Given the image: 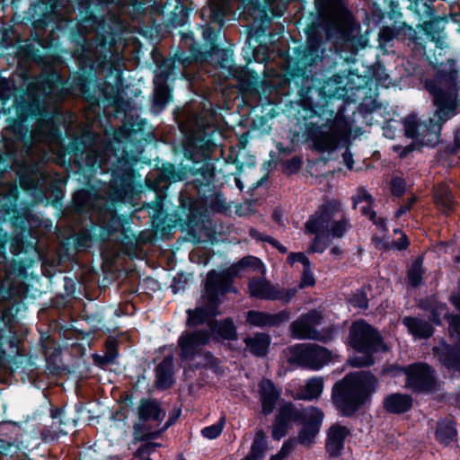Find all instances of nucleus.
Masks as SVG:
<instances>
[{"label":"nucleus","mask_w":460,"mask_h":460,"mask_svg":"<svg viewBox=\"0 0 460 460\" xmlns=\"http://www.w3.org/2000/svg\"><path fill=\"white\" fill-rule=\"evenodd\" d=\"M11 95V89L9 83L5 79L0 80V97L3 99L8 98Z\"/></svg>","instance_id":"obj_42"},{"label":"nucleus","mask_w":460,"mask_h":460,"mask_svg":"<svg viewBox=\"0 0 460 460\" xmlns=\"http://www.w3.org/2000/svg\"><path fill=\"white\" fill-rule=\"evenodd\" d=\"M245 349L252 354L262 357L265 356L270 343V338L265 333H255L253 336L244 339Z\"/></svg>","instance_id":"obj_26"},{"label":"nucleus","mask_w":460,"mask_h":460,"mask_svg":"<svg viewBox=\"0 0 460 460\" xmlns=\"http://www.w3.org/2000/svg\"><path fill=\"white\" fill-rule=\"evenodd\" d=\"M160 447L158 443H146L142 445L133 455L132 460H151L149 455L154 452L156 447Z\"/></svg>","instance_id":"obj_34"},{"label":"nucleus","mask_w":460,"mask_h":460,"mask_svg":"<svg viewBox=\"0 0 460 460\" xmlns=\"http://www.w3.org/2000/svg\"><path fill=\"white\" fill-rule=\"evenodd\" d=\"M32 137L35 141L51 143L57 140V130L49 122H42L33 130Z\"/></svg>","instance_id":"obj_31"},{"label":"nucleus","mask_w":460,"mask_h":460,"mask_svg":"<svg viewBox=\"0 0 460 460\" xmlns=\"http://www.w3.org/2000/svg\"><path fill=\"white\" fill-rule=\"evenodd\" d=\"M350 435V430L346 426L335 423L327 430L325 447L331 456H338L344 447L345 439Z\"/></svg>","instance_id":"obj_19"},{"label":"nucleus","mask_w":460,"mask_h":460,"mask_svg":"<svg viewBox=\"0 0 460 460\" xmlns=\"http://www.w3.org/2000/svg\"><path fill=\"white\" fill-rule=\"evenodd\" d=\"M423 269L421 267V261L417 260L411 267L408 272V279L411 286H418L422 279Z\"/></svg>","instance_id":"obj_33"},{"label":"nucleus","mask_w":460,"mask_h":460,"mask_svg":"<svg viewBox=\"0 0 460 460\" xmlns=\"http://www.w3.org/2000/svg\"><path fill=\"white\" fill-rule=\"evenodd\" d=\"M242 270H250L258 272L260 275H265V268L262 262L256 257L248 256L242 259L238 264L233 266L228 269L226 271H223L222 273L228 274L231 277V284L233 283V279L235 275H237ZM231 288L236 293V289L231 285Z\"/></svg>","instance_id":"obj_22"},{"label":"nucleus","mask_w":460,"mask_h":460,"mask_svg":"<svg viewBox=\"0 0 460 460\" xmlns=\"http://www.w3.org/2000/svg\"><path fill=\"white\" fill-rule=\"evenodd\" d=\"M167 90L164 87H159L155 91V102L161 105H164L167 100Z\"/></svg>","instance_id":"obj_40"},{"label":"nucleus","mask_w":460,"mask_h":460,"mask_svg":"<svg viewBox=\"0 0 460 460\" xmlns=\"http://www.w3.org/2000/svg\"><path fill=\"white\" fill-rule=\"evenodd\" d=\"M321 16L327 38H337L343 41L354 38L355 23L344 2L335 0L328 3Z\"/></svg>","instance_id":"obj_8"},{"label":"nucleus","mask_w":460,"mask_h":460,"mask_svg":"<svg viewBox=\"0 0 460 460\" xmlns=\"http://www.w3.org/2000/svg\"><path fill=\"white\" fill-rule=\"evenodd\" d=\"M350 302L354 306L359 307L361 309L367 308V297L366 294L361 291L354 294L350 299Z\"/></svg>","instance_id":"obj_39"},{"label":"nucleus","mask_w":460,"mask_h":460,"mask_svg":"<svg viewBox=\"0 0 460 460\" xmlns=\"http://www.w3.org/2000/svg\"><path fill=\"white\" fill-rule=\"evenodd\" d=\"M342 156H343V160H344V163L346 164L347 167L349 170H352V168H353V160H352L351 154L349 153V152H345Z\"/></svg>","instance_id":"obj_45"},{"label":"nucleus","mask_w":460,"mask_h":460,"mask_svg":"<svg viewBox=\"0 0 460 460\" xmlns=\"http://www.w3.org/2000/svg\"><path fill=\"white\" fill-rule=\"evenodd\" d=\"M350 227L342 204L338 199L325 200L305 224V233L314 234L308 252H323L332 239L342 238Z\"/></svg>","instance_id":"obj_2"},{"label":"nucleus","mask_w":460,"mask_h":460,"mask_svg":"<svg viewBox=\"0 0 460 460\" xmlns=\"http://www.w3.org/2000/svg\"><path fill=\"white\" fill-rule=\"evenodd\" d=\"M314 285H315V279L314 277L313 272L310 270V266H307V267L304 268L302 277H301V281H300L299 285L297 287H294V288H297V290H298V289H302V288H311V287H314Z\"/></svg>","instance_id":"obj_36"},{"label":"nucleus","mask_w":460,"mask_h":460,"mask_svg":"<svg viewBox=\"0 0 460 460\" xmlns=\"http://www.w3.org/2000/svg\"><path fill=\"white\" fill-rule=\"evenodd\" d=\"M402 323L416 339H428L433 334V328L427 321L415 317H404Z\"/></svg>","instance_id":"obj_25"},{"label":"nucleus","mask_w":460,"mask_h":460,"mask_svg":"<svg viewBox=\"0 0 460 460\" xmlns=\"http://www.w3.org/2000/svg\"><path fill=\"white\" fill-rule=\"evenodd\" d=\"M156 386L162 389H166L172 384V359L164 358L156 367Z\"/></svg>","instance_id":"obj_28"},{"label":"nucleus","mask_w":460,"mask_h":460,"mask_svg":"<svg viewBox=\"0 0 460 460\" xmlns=\"http://www.w3.org/2000/svg\"><path fill=\"white\" fill-rule=\"evenodd\" d=\"M350 133L349 122L342 117H335L330 122L314 126L308 130V137L315 150L321 153H332Z\"/></svg>","instance_id":"obj_9"},{"label":"nucleus","mask_w":460,"mask_h":460,"mask_svg":"<svg viewBox=\"0 0 460 460\" xmlns=\"http://www.w3.org/2000/svg\"><path fill=\"white\" fill-rule=\"evenodd\" d=\"M397 370L406 376L405 387L412 392H434L438 387L434 370L426 363H414Z\"/></svg>","instance_id":"obj_10"},{"label":"nucleus","mask_w":460,"mask_h":460,"mask_svg":"<svg viewBox=\"0 0 460 460\" xmlns=\"http://www.w3.org/2000/svg\"><path fill=\"white\" fill-rule=\"evenodd\" d=\"M457 141L459 142L460 144V135L457 137Z\"/></svg>","instance_id":"obj_59"},{"label":"nucleus","mask_w":460,"mask_h":460,"mask_svg":"<svg viewBox=\"0 0 460 460\" xmlns=\"http://www.w3.org/2000/svg\"><path fill=\"white\" fill-rule=\"evenodd\" d=\"M225 423H226V418L221 417V419L219 420V421L217 424L204 428L202 429L201 433L207 438H209V439L216 438L221 434V432L224 429Z\"/></svg>","instance_id":"obj_35"},{"label":"nucleus","mask_w":460,"mask_h":460,"mask_svg":"<svg viewBox=\"0 0 460 460\" xmlns=\"http://www.w3.org/2000/svg\"><path fill=\"white\" fill-rule=\"evenodd\" d=\"M259 395L261 403V412L264 415L270 414L280 396V392L270 380L263 379L259 384Z\"/></svg>","instance_id":"obj_20"},{"label":"nucleus","mask_w":460,"mask_h":460,"mask_svg":"<svg viewBox=\"0 0 460 460\" xmlns=\"http://www.w3.org/2000/svg\"><path fill=\"white\" fill-rule=\"evenodd\" d=\"M324 414L316 407L305 409V416L302 419V428L297 436V442L310 447L320 431Z\"/></svg>","instance_id":"obj_17"},{"label":"nucleus","mask_w":460,"mask_h":460,"mask_svg":"<svg viewBox=\"0 0 460 460\" xmlns=\"http://www.w3.org/2000/svg\"><path fill=\"white\" fill-rule=\"evenodd\" d=\"M210 333L208 331L183 332L178 340L181 358L188 360L202 355L204 347L209 342Z\"/></svg>","instance_id":"obj_14"},{"label":"nucleus","mask_w":460,"mask_h":460,"mask_svg":"<svg viewBox=\"0 0 460 460\" xmlns=\"http://www.w3.org/2000/svg\"><path fill=\"white\" fill-rule=\"evenodd\" d=\"M408 210H410V205H403L395 213L396 217H400L402 215L406 213Z\"/></svg>","instance_id":"obj_48"},{"label":"nucleus","mask_w":460,"mask_h":460,"mask_svg":"<svg viewBox=\"0 0 460 460\" xmlns=\"http://www.w3.org/2000/svg\"><path fill=\"white\" fill-rule=\"evenodd\" d=\"M248 289L251 296L261 300H279L288 303L297 293V288H284L271 284L264 275L250 279Z\"/></svg>","instance_id":"obj_11"},{"label":"nucleus","mask_w":460,"mask_h":460,"mask_svg":"<svg viewBox=\"0 0 460 460\" xmlns=\"http://www.w3.org/2000/svg\"><path fill=\"white\" fill-rule=\"evenodd\" d=\"M441 318H448L449 335L455 342L456 348L443 342L434 348V353L446 367L460 371V317L457 315L449 316L446 305L440 304L432 311L431 320L433 323L439 324Z\"/></svg>","instance_id":"obj_7"},{"label":"nucleus","mask_w":460,"mask_h":460,"mask_svg":"<svg viewBox=\"0 0 460 460\" xmlns=\"http://www.w3.org/2000/svg\"><path fill=\"white\" fill-rule=\"evenodd\" d=\"M412 406V398L408 394H393L384 401V408L390 413L401 414Z\"/></svg>","instance_id":"obj_24"},{"label":"nucleus","mask_w":460,"mask_h":460,"mask_svg":"<svg viewBox=\"0 0 460 460\" xmlns=\"http://www.w3.org/2000/svg\"><path fill=\"white\" fill-rule=\"evenodd\" d=\"M331 254L333 255L335 258H339L342 254V250L339 246H333L331 251Z\"/></svg>","instance_id":"obj_47"},{"label":"nucleus","mask_w":460,"mask_h":460,"mask_svg":"<svg viewBox=\"0 0 460 460\" xmlns=\"http://www.w3.org/2000/svg\"><path fill=\"white\" fill-rule=\"evenodd\" d=\"M211 332L226 340H234L236 337L235 327L233 322L226 319L221 322L214 321L209 323Z\"/></svg>","instance_id":"obj_29"},{"label":"nucleus","mask_w":460,"mask_h":460,"mask_svg":"<svg viewBox=\"0 0 460 460\" xmlns=\"http://www.w3.org/2000/svg\"><path fill=\"white\" fill-rule=\"evenodd\" d=\"M283 458L278 454L276 456H273L270 460H282Z\"/></svg>","instance_id":"obj_55"},{"label":"nucleus","mask_w":460,"mask_h":460,"mask_svg":"<svg viewBox=\"0 0 460 460\" xmlns=\"http://www.w3.org/2000/svg\"><path fill=\"white\" fill-rule=\"evenodd\" d=\"M405 181L400 177H394L391 181V190L394 195L400 197L405 191Z\"/></svg>","instance_id":"obj_37"},{"label":"nucleus","mask_w":460,"mask_h":460,"mask_svg":"<svg viewBox=\"0 0 460 460\" xmlns=\"http://www.w3.org/2000/svg\"><path fill=\"white\" fill-rule=\"evenodd\" d=\"M458 403L460 404V394H459V397H458Z\"/></svg>","instance_id":"obj_60"},{"label":"nucleus","mask_w":460,"mask_h":460,"mask_svg":"<svg viewBox=\"0 0 460 460\" xmlns=\"http://www.w3.org/2000/svg\"><path fill=\"white\" fill-rule=\"evenodd\" d=\"M261 239L270 243L273 247L277 248L281 253H286L288 252L287 248L284 245H282L278 240L270 236H261Z\"/></svg>","instance_id":"obj_41"},{"label":"nucleus","mask_w":460,"mask_h":460,"mask_svg":"<svg viewBox=\"0 0 460 460\" xmlns=\"http://www.w3.org/2000/svg\"><path fill=\"white\" fill-rule=\"evenodd\" d=\"M350 345L358 351L365 353L363 356H354L349 359L352 367H360L374 363L371 353L387 350L378 332L365 321L355 322L349 329Z\"/></svg>","instance_id":"obj_5"},{"label":"nucleus","mask_w":460,"mask_h":460,"mask_svg":"<svg viewBox=\"0 0 460 460\" xmlns=\"http://www.w3.org/2000/svg\"><path fill=\"white\" fill-rule=\"evenodd\" d=\"M353 200L355 208L358 209L366 217H368L380 229L386 230L385 220L383 218L377 219L376 212L371 209L372 197L370 194L365 190L360 189Z\"/></svg>","instance_id":"obj_21"},{"label":"nucleus","mask_w":460,"mask_h":460,"mask_svg":"<svg viewBox=\"0 0 460 460\" xmlns=\"http://www.w3.org/2000/svg\"><path fill=\"white\" fill-rule=\"evenodd\" d=\"M380 37L384 40L389 41V40H393L394 37V31L391 28L385 27V28L382 29V31L380 32Z\"/></svg>","instance_id":"obj_44"},{"label":"nucleus","mask_w":460,"mask_h":460,"mask_svg":"<svg viewBox=\"0 0 460 460\" xmlns=\"http://www.w3.org/2000/svg\"><path fill=\"white\" fill-rule=\"evenodd\" d=\"M323 389V379L322 377H313L303 387L293 393L292 397L295 400L312 401L321 395Z\"/></svg>","instance_id":"obj_23"},{"label":"nucleus","mask_w":460,"mask_h":460,"mask_svg":"<svg viewBox=\"0 0 460 460\" xmlns=\"http://www.w3.org/2000/svg\"><path fill=\"white\" fill-rule=\"evenodd\" d=\"M322 322V315L319 312L312 310L302 314L290 324L293 336L302 340L325 341L330 337L323 335L316 331L315 327Z\"/></svg>","instance_id":"obj_13"},{"label":"nucleus","mask_w":460,"mask_h":460,"mask_svg":"<svg viewBox=\"0 0 460 460\" xmlns=\"http://www.w3.org/2000/svg\"><path fill=\"white\" fill-rule=\"evenodd\" d=\"M376 385V378L369 372L348 374L333 386L332 399L343 415L350 416L365 403Z\"/></svg>","instance_id":"obj_3"},{"label":"nucleus","mask_w":460,"mask_h":460,"mask_svg":"<svg viewBox=\"0 0 460 460\" xmlns=\"http://www.w3.org/2000/svg\"><path fill=\"white\" fill-rule=\"evenodd\" d=\"M290 314L287 310L280 311L276 314H269L260 311H249L247 313V322L257 327H272L278 326L282 323L288 321Z\"/></svg>","instance_id":"obj_18"},{"label":"nucleus","mask_w":460,"mask_h":460,"mask_svg":"<svg viewBox=\"0 0 460 460\" xmlns=\"http://www.w3.org/2000/svg\"><path fill=\"white\" fill-rule=\"evenodd\" d=\"M395 149L397 151H399L400 149H402V152L400 153V156H405L407 154H409L410 152L412 151V147L411 146H408L406 147H399V146H396Z\"/></svg>","instance_id":"obj_49"},{"label":"nucleus","mask_w":460,"mask_h":460,"mask_svg":"<svg viewBox=\"0 0 460 460\" xmlns=\"http://www.w3.org/2000/svg\"><path fill=\"white\" fill-rule=\"evenodd\" d=\"M137 416L138 420L133 425V437L137 441L156 438L172 424L169 420L161 425L165 411L155 400H142L137 407Z\"/></svg>","instance_id":"obj_6"},{"label":"nucleus","mask_w":460,"mask_h":460,"mask_svg":"<svg viewBox=\"0 0 460 460\" xmlns=\"http://www.w3.org/2000/svg\"><path fill=\"white\" fill-rule=\"evenodd\" d=\"M305 409H298L290 402L284 403L279 410L272 425L271 436L279 440L286 436L293 422L301 421L305 416Z\"/></svg>","instance_id":"obj_15"},{"label":"nucleus","mask_w":460,"mask_h":460,"mask_svg":"<svg viewBox=\"0 0 460 460\" xmlns=\"http://www.w3.org/2000/svg\"><path fill=\"white\" fill-rule=\"evenodd\" d=\"M274 217H275V218H276V220H277V221H279V216H277L276 214H274Z\"/></svg>","instance_id":"obj_58"},{"label":"nucleus","mask_w":460,"mask_h":460,"mask_svg":"<svg viewBox=\"0 0 460 460\" xmlns=\"http://www.w3.org/2000/svg\"><path fill=\"white\" fill-rule=\"evenodd\" d=\"M417 201V198L416 197H411L409 200H408V203L406 205H410V208L415 204V202Z\"/></svg>","instance_id":"obj_52"},{"label":"nucleus","mask_w":460,"mask_h":460,"mask_svg":"<svg viewBox=\"0 0 460 460\" xmlns=\"http://www.w3.org/2000/svg\"><path fill=\"white\" fill-rule=\"evenodd\" d=\"M456 437V430L452 421L445 420L438 424L436 438L440 443L447 445L455 440Z\"/></svg>","instance_id":"obj_32"},{"label":"nucleus","mask_w":460,"mask_h":460,"mask_svg":"<svg viewBox=\"0 0 460 460\" xmlns=\"http://www.w3.org/2000/svg\"><path fill=\"white\" fill-rule=\"evenodd\" d=\"M425 87L432 97L433 116L420 120L414 115L404 120L405 134L426 144L438 142L442 125L456 116L460 102V68L452 59L442 63L434 76L425 81Z\"/></svg>","instance_id":"obj_1"},{"label":"nucleus","mask_w":460,"mask_h":460,"mask_svg":"<svg viewBox=\"0 0 460 460\" xmlns=\"http://www.w3.org/2000/svg\"><path fill=\"white\" fill-rule=\"evenodd\" d=\"M206 292L202 296V305L194 311H188V324L190 326L199 325L209 316L218 314L217 307L221 303L219 296L229 291H234L231 288V277L225 273L211 271L208 274L206 280Z\"/></svg>","instance_id":"obj_4"},{"label":"nucleus","mask_w":460,"mask_h":460,"mask_svg":"<svg viewBox=\"0 0 460 460\" xmlns=\"http://www.w3.org/2000/svg\"><path fill=\"white\" fill-rule=\"evenodd\" d=\"M432 26V23L431 22H424V24L422 25V28L425 31H428L429 29Z\"/></svg>","instance_id":"obj_53"},{"label":"nucleus","mask_w":460,"mask_h":460,"mask_svg":"<svg viewBox=\"0 0 460 460\" xmlns=\"http://www.w3.org/2000/svg\"><path fill=\"white\" fill-rule=\"evenodd\" d=\"M287 261L291 266L296 261L303 264L304 268L310 266L309 259L303 252H291L288 256Z\"/></svg>","instance_id":"obj_38"},{"label":"nucleus","mask_w":460,"mask_h":460,"mask_svg":"<svg viewBox=\"0 0 460 460\" xmlns=\"http://www.w3.org/2000/svg\"><path fill=\"white\" fill-rule=\"evenodd\" d=\"M292 360L300 367L320 369L332 360V352L316 344H302L292 349Z\"/></svg>","instance_id":"obj_12"},{"label":"nucleus","mask_w":460,"mask_h":460,"mask_svg":"<svg viewBox=\"0 0 460 460\" xmlns=\"http://www.w3.org/2000/svg\"><path fill=\"white\" fill-rule=\"evenodd\" d=\"M290 163H291L292 164H294V165L296 166V168H297V167L299 166V160H298V159L294 158V159H292V160L290 161Z\"/></svg>","instance_id":"obj_54"},{"label":"nucleus","mask_w":460,"mask_h":460,"mask_svg":"<svg viewBox=\"0 0 460 460\" xmlns=\"http://www.w3.org/2000/svg\"><path fill=\"white\" fill-rule=\"evenodd\" d=\"M407 29L411 31V34L412 38H414L415 31L411 27H408Z\"/></svg>","instance_id":"obj_56"},{"label":"nucleus","mask_w":460,"mask_h":460,"mask_svg":"<svg viewBox=\"0 0 460 460\" xmlns=\"http://www.w3.org/2000/svg\"><path fill=\"white\" fill-rule=\"evenodd\" d=\"M295 442L293 440H288L284 443L281 450L279 451V455L284 458L286 457L293 449Z\"/></svg>","instance_id":"obj_43"},{"label":"nucleus","mask_w":460,"mask_h":460,"mask_svg":"<svg viewBox=\"0 0 460 460\" xmlns=\"http://www.w3.org/2000/svg\"><path fill=\"white\" fill-rule=\"evenodd\" d=\"M203 355H204L205 358L208 360V363L213 364V363H214V361L216 360V359L212 357V355H210L209 353H207V352H206V353H204Z\"/></svg>","instance_id":"obj_51"},{"label":"nucleus","mask_w":460,"mask_h":460,"mask_svg":"<svg viewBox=\"0 0 460 460\" xmlns=\"http://www.w3.org/2000/svg\"><path fill=\"white\" fill-rule=\"evenodd\" d=\"M265 438L264 431H257L250 453L242 460H261L266 449Z\"/></svg>","instance_id":"obj_30"},{"label":"nucleus","mask_w":460,"mask_h":460,"mask_svg":"<svg viewBox=\"0 0 460 460\" xmlns=\"http://www.w3.org/2000/svg\"><path fill=\"white\" fill-rule=\"evenodd\" d=\"M435 203L443 213H449L455 208V202L449 188L446 184H438L434 194Z\"/></svg>","instance_id":"obj_27"},{"label":"nucleus","mask_w":460,"mask_h":460,"mask_svg":"<svg viewBox=\"0 0 460 460\" xmlns=\"http://www.w3.org/2000/svg\"><path fill=\"white\" fill-rule=\"evenodd\" d=\"M107 361H112L113 357L111 356H106Z\"/></svg>","instance_id":"obj_57"},{"label":"nucleus","mask_w":460,"mask_h":460,"mask_svg":"<svg viewBox=\"0 0 460 460\" xmlns=\"http://www.w3.org/2000/svg\"><path fill=\"white\" fill-rule=\"evenodd\" d=\"M452 303L454 305L460 310V295L459 296H454L451 297Z\"/></svg>","instance_id":"obj_50"},{"label":"nucleus","mask_w":460,"mask_h":460,"mask_svg":"<svg viewBox=\"0 0 460 460\" xmlns=\"http://www.w3.org/2000/svg\"><path fill=\"white\" fill-rule=\"evenodd\" d=\"M457 261H460V257L457 259Z\"/></svg>","instance_id":"obj_61"},{"label":"nucleus","mask_w":460,"mask_h":460,"mask_svg":"<svg viewBox=\"0 0 460 460\" xmlns=\"http://www.w3.org/2000/svg\"><path fill=\"white\" fill-rule=\"evenodd\" d=\"M395 248L398 250L405 249L408 246L407 238L404 234H402L401 241L397 242L394 244Z\"/></svg>","instance_id":"obj_46"},{"label":"nucleus","mask_w":460,"mask_h":460,"mask_svg":"<svg viewBox=\"0 0 460 460\" xmlns=\"http://www.w3.org/2000/svg\"><path fill=\"white\" fill-rule=\"evenodd\" d=\"M305 409H298L290 402L284 403L279 410L272 425L271 436L279 440L286 436L293 422L301 421L305 416Z\"/></svg>","instance_id":"obj_16"}]
</instances>
